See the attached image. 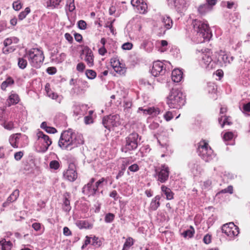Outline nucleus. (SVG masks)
I'll return each mask as SVG.
<instances>
[{
	"mask_svg": "<svg viewBox=\"0 0 250 250\" xmlns=\"http://www.w3.org/2000/svg\"><path fill=\"white\" fill-rule=\"evenodd\" d=\"M22 7V5L20 0L14 1L13 3V8L16 11L20 10Z\"/></svg>",
	"mask_w": 250,
	"mask_h": 250,
	"instance_id": "nucleus-47",
	"label": "nucleus"
},
{
	"mask_svg": "<svg viewBox=\"0 0 250 250\" xmlns=\"http://www.w3.org/2000/svg\"><path fill=\"white\" fill-rule=\"evenodd\" d=\"M94 182L95 179L92 178L86 185L84 186L82 189L84 194L90 196H94L96 194L97 188L93 186Z\"/></svg>",
	"mask_w": 250,
	"mask_h": 250,
	"instance_id": "nucleus-17",
	"label": "nucleus"
},
{
	"mask_svg": "<svg viewBox=\"0 0 250 250\" xmlns=\"http://www.w3.org/2000/svg\"><path fill=\"white\" fill-rule=\"evenodd\" d=\"M144 0H131V3L133 7L136 8L141 3V1H143Z\"/></svg>",
	"mask_w": 250,
	"mask_h": 250,
	"instance_id": "nucleus-62",
	"label": "nucleus"
},
{
	"mask_svg": "<svg viewBox=\"0 0 250 250\" xmlns=\"http://www.w3.org/2000/svg\"><path fill=\"white\" fill-rule=\"evenodd\" d=\"M37 140L39 143H41L43 145V150L46 151L48 147L51 145L52 141L49 138V136L44 134L42 131H39L36 134Z\"/></svg>",
	"mask_w": 250,
	"mask_h": 250,
	"instance_id": "nucleus-14",
	"label": "nucleus"
},
{
	"mask_svg": "<svg viewBox=\"0 0 250 250\" xmlns=\"http://www.w3.org/2000/svg\"><path fill=\"white\" fill-rule=\"evenodd\" d=\"M24 56L23 57L19 58L18 59V66L22 69H24L27 64V62L25 59Z\"/></svg>",
	"mask_w": 250,
	"mask_h": 250,
	"instance_id": "nucleus-36",
	"label": "nucleus"
},
{
	"mask_svg": "<svg viewBox=\"0 0 250 250\" xmlns=\"http://www.w3.org/2000/svg\"><path fill=\"white\" fill-rule=\"evenodd\" d=\"M138 111H142L145 114H149L153 116H156L160 113V109L155 107H151L147 109H143V107H139Z\"/></svg>",
	"mask_w": 250,
	"mask_h": 250,
	"instance_id": "nucleus-23",
	"label": "nucleus"
},
{
	"mask_svg": "<svg viewBox=\"0 0 250 250\" xmlns=\"http://www.w3.org/2000/svg\"><path fill=\"white\" fill-rule=\"evenodd\" d=\"M85 75L88 79L92 80L96 77V72L93 70L88 69L86 70Z\"/></svg>",
	"mask_w": 250,
	"mask_h": 250,
	"instance_id": "nucleus-42",
	"label": "nucleus"
},
{
	"mask_svg": "<svg viewBox=\"0 0 250 250\" xmlns=\"http://www.w3.org/2000/svg\"><path fill=\"white\" fill-rule=\"evenodd\" d=\"M161 189L162 193L165 195L167 200H170L173 199L174 193L169 188L163 185L161 187Z\"/></svg>",
	"mask_w": 250,
	"mask_h": 250,
	"instance_id": "nucleus-25",
	"label": "nucleus"
},
{
	"mask_svg": "<svg viewBox=\"0 0 250 250\" xmlns=\"http://www.w3.org/2000/svg\"><path fill=\"white\" fill-rule=\"evenodd\" d=\"M85 65L83 63L80 62L77 64L76 69L79 72H83L85 69Z\"/></svg>",
	"mask_w": 250,
	"mask_h": 250,
	"instance_id": "nucleus-60",
	"label": "nucleus"
},
{
	"mask_svg": "<svg viewBox=\"0 0 250 250\" xmlns=\"http://www.w3.org/2000/svg\"><path fill=\"white\" fill-rule=\"evenodd\" d=\"M14 80L11 77H8L5 81L3 82L1 84V88L2 90H5L6 87L14 83Z\"/></svg>",
	"mask_w": 250,
	"mask_h": 250,
	"instance_id": "nucleus-34",
	"label": "nucleus"
},
{
	"mask_svg": "<svg viewBox=\"0 0 250 250\" xmlns=\"http://www.w3.org/2000/svg\"><path fill=\"white\" fill-rule=\"evenodd\" d=\"M159 30H160L159 33L164 34L166 31L170 29L173 24V22L171 18L167 16H164L161 17V21H159Z\"/></svg>",
	"mask_w": 250,
	"mask_h": 250,
	"instance_id": "nucleus-12",
	"label": "nucleus"
},
{
	"mask_svg": "<svg viewBox=\"0 0 250 250\" xmlns=\"http://www.w3.org/2000/svg\"><path fill=\"white\" fill-rule=\"evenodd\" d=\"M190 167L192 172L194 175H197L200 173L202 171L201 166L197 163L190 164Z\"/></svg>",
	"mask_w": 250,
	"mask_h": 250,
	"instance_id": "nucleus-31",
	"label": "nucleus"
},
{
	"mask_svg": "<svg viewBox=\"0 0 250 250\" xmlns=\"http://www.w3.org/2000/svg\"><path fill=\"white\" fill-rule=\"evenodd\" d=\"M84 123L86 125H88L93 123V119L90 116H85L84 118Z\"/></svg>",
	"mask_w": 250,
	"mask_h": 250,
	"instance_id": "nucleus-63",
	"label": "nucleus"
},
{
	"mask_svg": "<svg viewBox=\"0 0 250 250\" xmlns=\"http://www.w3.org/2000/svg\"><path fill=\"white\" fill-rule=\"evenodd\" d=\"M233 137V134L231 132H226L223 136V138L225 141L231 140Z\"/></svg>",
	"mask_w": 250,
	"mask_h": 250,
	"instance_id": "nucleus-49",
	"label": "nucleus"
},
{
	"mask_svg": "<svg viewBox=\"0 0 250 250\" xmlns=\"http://www.w3.org/2000/svg\"><path fill=\"white\" fill-rule=\"evenodd\" d=\"M200 63L201 65L208 70H211L216 68V61L213 60L211 56L209 51L201 53Z\"/></svg>",
	"mask_w": 250,
	"mask_h": 250,
	"instance_id": "nucleus-8",
	"label": "nucleus"
},
{
	"mask_svg": "<svg viewBox=\"0 0 250 250\" xmlns=\"http://www.w3.org/2000/svg\"><path fill=\"white\" fill-rule=\"evenodd\" d=\"M45 89L48 97L52 99L56 100L59 103L61 102L62 100V97L58 95L57 93L54 92L51 89L49 83H47L46 84Z\"/></svg>",
	"mask_w": 250,
	"mask_h": 250,
	"instance_id": "nucleus-19",
	"label": "nucleus"
},
{
	"mask_svg": "<svg viewBox=\"0 0 250 250\" xmlns=\"http://www.w3.org/2000/svg\"><path fill=\"white\" fill-rule=\"evenodd\" d=\"M194 232L195 231L194 228H193V227L190 226L189 229H188L184 231L182 233V235L185 238H191L193 237Z\"/></svg>",
	"mask_w": 250,
	"mask_h": 250,
	"instance_id": "nucleus-33",
	"label": "nucleus"
},
{
	"mask_svg": "<svg viewBox=\"0 0 250 250\" xmlns=\"http://www.w3.org/2000/svg\"><path fill=\"white\" fill-rule=\"evenodd\" d=\"M49 166L52 169H58L60 167V164L58 161L53 160L50 162Z\"/></svg>",
	"mask_w": 250,
	"mask_h": 250,
	"instance_id": "nucleus-45",
	"label": "nucleus"
},
{
	"mask_svg": "<svg viewBox=\"0 0 250 250\" xmlns=\"http://www.w3.org/2000/svg\"><path fill=\"white\" fill-rule=\"evenodd\" d=\"M20 136V134H15L10 136L9 138V142L13 147L16 148L19 146V141Z\"/></svg>",
	"mask_w": 250,
	"mask_h": 250,
	"instance_id": "nucleus-27",
	"label": "nucleus"
},
{
	"mask_svg": "<svg viewBox=\"0 0 250 250\" xmlns=\"http://www.w3.org/2000/svg\"><path fill=\"white\" fill-rule=\"evenodd\" d=\"M164 117L167 121H169L173 118V115L171 112L167 111L164 115Z\"/></svg>",
	"mask_w": 250,
	"mask_h": 250,
	"instance_id": "nucleus-50",
	"label": "nucleus"
},
{
	"mask_svg": "<svg viewBox=\"0 0 250 250\" xmlns=\"http://www.w3.org/2000/svg\"><path fill=\"white\" fill-rule=\"evenodd\" d=\"M221 193H229L232 194L233 193V187L231 186H228L227 188L223 189L221 191Z\"/></svg>",
	"mask_w": 250,
	"mask_h": 250,
	"instance_id": "nucleus-54",
	"label": "nucleus"
},
{
	"mask_svg": "<svg viewBox=\"0 0 250 250\" xmlns=\"http://www.w3.org/2000/svg\"><path fill=\"white\" fill-rule=\"evenodd\" d=\"M185 102V95L181 90L173 88L167 98V103L170 108H180Z\"/></svg>",
	"mask_w": 250,
	"mask_h": 250,
	"instance_id": "nucleus-3",
	"label": "nucleus"
},
{
	"mask_svg": "<svg viewBox=\"0 0 250 250\" xmlns=\"http://www.w3.org/2000/svg\"><path fill=\"white\" fill-rule=\"evenodd\" d=\"M64 178L70 182H74L77 178V172L75 165L73 163L69 165L68 169L63 172Z\"/></svg>",
	"mask_w": 250,
	"mask_h": 250,
	"instance_id": "nucleus-13",
	"label": "nucleus"
},
{
	"mask_svg": "<svg viewBox=\"0 0 250 250\" xmlns=\"http://www.w3.org/2000/svg\"><path fill=\"white\" fill-rule=\"evenodd\" d=\"M115 215L113 213H108L106 214L105 217V222L106 223H111L114 219Z\"/></svg>",
	"mask_w": 250,
	"mask_h": 250,
	"instance_id": "nucleus-46",
	"label": "nucleus"
},
{
	"mask_svg": "<svg viewBox=\"0 0 250 250\" xmlns=\"http://www.w3.org/2000/svg\"><path fill=\"white\" fill-rule=\"evenodd\" d=\"M128 169L132 172H136L139 170V166L137 164H134L128 167Z\"/></svg>",
	"mask_w": 250,
	"mask_h": 250,
	"instance_id": "nucleus-56",
	"label": "nucleus"
},
{
	"mask_svg": "<svg viewBox=\"0 0 250 250\" xmlns=\"http://www.w3.org/2000/svg\"><path fill=\"white\" fill-rule=\"evenodd\" d=\"M102 244V242L99 239L98 237L94 236L92 238V241L91 245L95 248L100 247Z\"/></svg>",
	"mask_w": 250,
	"mask_h": 250,
	"instance_id": "nucleus-40",
	"label": "nucleus"
},
{
	"mask_svg": "<svg viewBox=\"0 0 250 250\" xmlns=\"http://www.w3.org/2000/svg\"><path fill=\"white\" fill-rule=\"evenodd\" d=\"M19 196V190L18 189H15L7 198L8 201L12 203L16 201Z\"/></svg>",
	"mask_w": 250,
	"mask_h": 250,
	"instance_id": "nucleus-35",
	"label": "nucleus"
},
{
	"mask_svg": "<svg viewBox=\"0 0 250 250\" xmlns=\"http://www.w3.org/2000/svg\"><path fill=\"white\" fill-rule=\"evenodd\" d=\"M141 3L139 5V6L136 8L138 12L140 14H145L146 12V9L147 8V4L144 0L143 1H141Z\"/></svg>",
	"mask_w": 250,
	"mask_h": 250,
	"instance_id": "nucleus-32",
	"label": "nucleus"
},
{
	"mask_svg": "<svg viewBox=\"0 0 250 250\" xmlns=\"http://www.w3.org/2000/svg\"><path fill=\"white\" fill-rule=\"evenodd\" d=\"M133 44L131 42H125L122 45V48L124 50H129L132 49Z\"/></svg>",
	"mask_w": 250,
	"mask_h": 250,
	"instance_id": "nucleus-51",
	"label": "nucleus"
},
{
	"mask_svg": "<svg viewBox=\"0 0 250 250\" xmlns=\"http://www.w3.org/2000/svg\"><path fill=\"white\" fill-rule=\"evenodd\" d=\"M169 6L175 8L178 12H182L186 8L185 0H167Z\"/></svg>",
	"mask_w": 250,
	"mask_h": 250,
	"instance_id": "nucleus-15",
	"label": "nucleus"
},
{
	"mask_svg": "<svg viewBox=\"0 0 250 250\" xmlns=\"http://www.w3.org/2000/svg\"><path fill=\"white\" fill-rule=\"evenodd\" d=\"M227 111V108L226 107H221L220 114L222 115L221 117L218 119L219 123L223 128L225 125L227 124L230 125L231 123L229 121V117L224 116L223 114Z\"/></svg>",
	"mask_w": 250,
	"mask_h": 250,
	"instance_id": "nucleus-21",
	"label": "nucleus"
},
{
	"mask_svg": "<svg viewBox=\"0 0 250 250\" xmlns=\"http://www.w3.org/2000/svg\"><path fill=\"white\" fill-rule=\"evenodd\" d=\"M62 0H49V2L48 4V6L52 7L53 8L57 7L59 5Z\"/></svg>",
	"mask_w": 250,
	"mask_h": 250,
	"instance_id": "nucleus-44",
	"label": "nucleus"
},
{
	"mask_svg": "<svg viewBox=\"0 0 250 250\" xmlns=\"http://www.w3.org/2000/svg\"><path fill=\"white\" fill-rule=\"evenodd\" d=\"M19 101L20 98L18 95L15 93H11L7 100L8 106H10L11 104H17L19 103Z\"/></svg>",
	"mask_w": 250,
	"mask_h": 250,
	"instance_id": "nucleus-28",
	"label": "nucleus"
},
{
	"mask_svg": "<svg viewBox=\"0 0 250 250\" xmlns=\"http://www.w3.org/2000/svg\"><path fill=\"white\" fill-rule=\"evenodd\" d=\"M105 181V179L104 178H102L99 180H98L97 182H96L95 185L94 186L96 188H97V191L98 190V188L99 187L102 186V184Z\"/></svg>",
	"mask_w": 250,
	"mask_h": 250,
	"instance_id": "nucleus-58",
	"label": "nucleus"
},
{
	"mask_svg": "<svg viewBox=\"0 0 250 250\" xmlns=\"http://www.w3.org/2000/svg\"><path fill=\"white\" fill-rule=\"evenodd\" d=\"M12 246L10 241H6L4 239L0 241V250H11Z\"/></svg>",
	"mask_w": 250,
	"mask_h": 250,
	"instance_id": "nucleus-29",
	"label": "nucleus"
},
{
	"mask_svg": "<svg viewBox=\"0 0 250 250\" xmlns=\"http://www.w3.org/2000/svg\"><path fill=\"white\" fill-rule=\"evenodd\" d=\"M84 140L81 134H76L72 129L64 131L61 134L59 146L62 149L71 150L83 145Z\"/></svg>",
	"mask_w": 250,
	"mask_h": 250,
	"instance_id": "nucleus-1",
	"label": "nucleus"
},
{
	"mask_svg": "<svg viewBox=\"0 0 250 250\" xmlns=\"http://www.w3.org/2000/svg\"><path fill=\"white\" fill-rule=\"evenodd\" d=\"M66 6L68 7V10L70 12L74 11L75 9L74 0H67Z\"/></svg>",
	"mask_w": 250,
	"mask_h": 250,
	"instance_id": "nucleus-43",
	"label": "nucleus"
},
{
	"mask_svg": "<svg viewBox=\"0 0 250 250\" xmlns=\"http://www.w3.org/2000/svg\"><path fill=\"white\" fill-rule=\"evenodd\" d=\"M46 71L49 74L53 75L56 73V69L54 67H50L47 69Z\"/></svg>",
	"mask_w": 250,
	"mask_h": 250,
	"instance_id": "nucleus-64",
	"label": "nucleus"
},
{
	"mask_svg": "<svg viewBox=\"0 0 250 250\" xmlns=\"http://www.w3.org/2000/svg\"><path fill=\"white\" fill-rule=\"evenodd\" d=\"M63 209L65 212H69L71 208L70 205V195L69 193L66 192L63 195Z\"/></svg>",
	"mask_w": 250,
	"mask_h": 250,
	"instance_id": "nucleus-24",
	"label": "nucleus"
},
{
	"mask_svg": "<svg viewBox=\"0 0 250 250\" xmlns=\"http://www.w3.org/2000/svg\"><path fill=\"white\" fill-rule=\"evenodd\" d=\"M132 106V103L129 101H125L124 102V107L125 110L129 111Z\"/></svg>",
	"mask_w": 250,
	"mask_h": 250,
	"instance_id": "nucleus-53",
	"label": "nucleus"
},
{
	"mask_svg": "<svg viewBox=\"0 0 250 250\" xmlns=\"http://www.w3.org/2000/svg\"><path fill=\"white\" fill-rule=\"evenodd\" d=\"M23 155V153L22 152H21V151L17 152L15 153L14 154V158L16 160L19 161L21 159V158H22Z\"/></svg>",
	"mask_w": 250,
	"mask_h": 250,
	"instance_id": "nucleus-61",
	"label": "nucleus"
},
{
	"mask_svg": "<svg viewBox=\"0 0 250 250\" xmlns=\"http://www.w3.org/2000/svg\"><path fill=\"white\" fill-rule=\"evenodd\" d=\"M3 126L5 128L11 130L14 128V123L12 122H5L3 123Z\"/></svg>",
	"mask_w": 250,
	"mask_h": 250,
	"instance_id": "nucleus-52",
	"label": "nucleus"
},
{
	"mask_svg": "<svg viewBox=\"0 0 250 250\" xmlns=\"http://www.w3.org/2000/svg\"><path fill=\"white\" fill-rule=\"evenodd\" d=\"M160 195L156 196L151 201L150 204V208L152 210H156L160 206Z\"/></svg>",
	"mask_w": 250,
	"mask_h": 250,
	"instance_id": "nucleus-26",
	"label": "nucleus"
},
{
	"mask_svg": "<svg viewBox=\"0 0 250 250\" xmlns=\"http://www.w3.org/2000/svg\"><path fill=\"white\" fill-rule=\"evenodd\" d=\"M112 67L115 72L120 74H124L125 72V65L120 62L119 59L114 58L110 60Z\"/></svg>",
	"mask_w": 250,
	"mask_h": 250,
	"instance_id": "nucleus-18",
	"label": "nucleus"
},
{
	"mask_svg": "<svg viewBox=\"0 0 250 250\" xmlns=\"http://www.w3.org/2000/svg\"><path fill=\"white\" fill-rule=\"evenodd\" d=\"M86 54L84 61L89 67H92L94 65V55L92 50L88 47L85 49Z\"/></svg>",
	"mask_w": 250,
	"mask_h": 250,
	"instance_id": "nucleus-20",
	"label": "nucleus"
},
{
	"mask_svg": "<svg viewBox=\"0 0 250 250\" xmlns=\"http://www.w3.org/2000/svg\"><path fill=\"white\" fill-rule=\"evenodd\" d=\"M140 138L139 139V135L136 132L130 134L125 138V144L122 147L123 152H127L136 149L138 145Z\"/></svg>",
	"mask_w": 250,
	"mask_h": 250,
	"instance_id": "nucleus-6",
	"label": "nucleus"
},
{
	"mask_svg": "<svg viewBox=\"0 0 250 250\" xmlns=\"http://www.w3.org/2000/svg\"><path fill=\"white\" fill-rule=\"evenodd\" d=\"M134 244V239L131 237H128L124 244L123 250H125Z\"/></svg>",
	"mask_w": 250,
	"mask_h": 250,
	"instance_id": "nucleus-37",
	"label": "nucleus"
},
{
	"mask_svg": "<svg viewBox=\"0 0 250 250\" xmlns=\"http://www.w3.org/2000/svg\"><path fill=\"white\" fill-rule=\"evenodd\" d=\"M171 79L175 83L180 82L183 79V72L179 69H174L171 73Z\"/></svg>",
	"mask_w": 250,
	"mask_h": 250,
	"instance_id": "nucleus-22",
	"label": "nucleus"
},
{
	"mask_svg": "<svg viewBox=\"0 0 250 250\" xmlns=\"http://www.w3.org/2000/svg\"><path fill=\"white\" fill-rule=\"evenodd\" d=\"M87 24L84 21L80 20L78 22V27L82 30H84L86 28Z\"/></svg>",
	"mask_w": 250,
	"mask_h": 250,
	"instance_id": "nucleus-48",
	"label": "nucleus"
},
{
	"mask_svg": "<svg viewBox=\"0 0 250 250\" xmlns=\"http://www.w3.org/2000/svg\"><path fill=\"white\" fill-rule=\"evenodd\" d=\"M151 43L150 42L147 40H145L141 43L140 48L145 50L146 51L150 52L152 49V47H149V48H147V46L149 45Z\"/></svg>",
	"mask_w": 250,
	"mask_h": 250,
	"instance_id": "nucleus-39",
	"label": "nucleus"
},
{
	"mask_svg": "<svg viewBox=\"0 0 250 250\" xmlns=\"http://www.w3.org/2000/svg\"><path fill=\"white\" fill-rule=\"evenodd\" d=\"M76 225L80 229H91L92 228L89 222L85 220L78 221L76 222Z\"/></svg>",
	"mask_w": 250,
	"mask_h": 250,
	"instance_id": "nucleus-30",
	"label": "nucleus"
},
{
	"mask_svg": "<svg viewBox=\"0 0 250 250\" xmlns=\"http://www.w3.org/2000/svg\"><path fill=\"white\" fill-rule=\"evenodd\" d=\"M210 7L208 4H204L201 5L198 8V11L201 14H204L206 12L210 11Z\"/></svg>",
	"mask_w": 250,
	"mask_h": 250,
	"instance_id": "nucleus-38",
	"label": "nucleus"
},
{
	"mask_svg": "<svg viewBox=\"0 0 250 250\" xmlns=\"http://www.w3.org/2000/svg\"><path fill=\"white\" fill-rule=\"evenodd\" d=\"M216 67L226 66L233 61V58L230 57L225 51L221 50L215 54Z\"/></svg>",
	"mask_w": 250,
	"mask_h": 250,
	"instance_id": "nucleus-9",
	"label": "nucleus"
},
{
	"mask_svg": "<svg viewBox=\"0 0 250 250\" xmlns=\"http://www.w3.org/2000/svg\"><path fill=\"white\" fill-rule=\"evenodd\" d=\"M15 40V38H7L3 42V44L5 47H7L8 45H10L13 42V40Z\"/></svg>",
	"mask_w": 250,
	"mask_h": 250,
	"instance_id": "nucleus-59",
	"label": "nucleus"
},
{
	"mask_svg": "<svg viewBox=\"0 0 250 250\" xmlns=\"http://www.w3.org/2000/svg\"><path fill=\"white\" fill-rule=\"evenodd\" d=\"M30 12V9L29 7H26L24 11L21 12L18 18L20 20H22Z\"/></svg>",
	"mask_w": 250,
	"mask_h": 250,
	"instance_id": "nucleus-41",
	"label": "nucleus"
},
{
	"mask_svg": "<svg viewBox=\"0 0 250 250\" xmlns=\"http://www.w3.org/2000/svg\"><path fill=\"white\" fill-rule=\"evenodd\" d=\"M222 231L229 238L230 240L234 239L239 233V228L233 222L224 225L222 227Z\"/></svg>",
	"mask_w": 250,
	"mask_h": 250,
	"instance_id": "nucleus-10",
	"label": "nucleus"
},
{
	"mask_svg": "<svg viewBox=\"0 0 250 250\" xmlns=\"http://www.w3.org/2000/svg\"><path fill=\"white\" fill-rule=\"evenodd\" d=\"M63 234L66 236H68L72 235V232L68 227H65L63 229Z\"/></svg>",
	"mask_w": 250,
	"mask_h": 250,
	"instance_id": "nucleus-57",
	"label": "nucleus"
},
{
	"mask_svg": "<svg viewBox=\"0 0 250 250\" xmlns=\"http://www.w3.org/2000/svg\"><path fill=\"white\" fill-rule=\"evenodd\" d=\"M91 238L88 236L85 237V240L83 245L82 246V249H84L88 244L91 243Z\"/></svg>",
	"mask_w": 250,
	"mask_h": 250,
	"instance_id": "nucleus-55",
	"label": "nucleus"
},
{
	"mask_svg": "<svg viewBox=\"0 0 250 250\" xmlns=\"http://www.w3.org/2000/svg\"><path fill=\"white\" fill-rule=\"evenodd\" d=\"M197 152L200 157L206 162L212 160L215 156L213 150L205 140H201L198 143Z\"/></svg>",
	"mask_w": 250,
	"mask_h": 250,
	"instance_id": "nucleus-5",
	"label": "nucleus"
},
{
	"mask_svg": "<svg viewBox=\"0 0 250 250\" xmlns=\"http://www.w3.org/2000/svg\"><path fill=\"white\" fill-rule=\"evenodd\" d=\"M102 123L105 128L110 130L113 127L118 126L121 124L120 116L117 114L110 115L104 117Z\"/></svg>",
	"mask_w": 250,
	"mask_h": 250,
	"instance_id": "nucleus-11",
	"label": "nucleus"
},
{
	"mask_svg": "<svg viewBox=\"0 0 250 250\" xmlns=\"http://www.w3.org/2000/svg\"><path fill=\"white\" fill-rule=\"evenodd\" d=\"M27 57L32 66L35 68L40 67L44 60V55L42 50L38 48H31L24 55Z\"/></svg>",
	"mask_w": 250,
	"mask_h": 250,
	"instance_id": "nucleus-4",
	"label": "nucleus"
},
{
	"mask_svg": "<svg viewBox=\"0 0 250 250\" xmlns=\"http://www.w3.org/2000/svg\"><path fill=\"white\" fill-rule=\"evenodd\" d=\"M170 171L168 167L163 164L155 169L154 177L161 183H165L168 179Z\"/></svg>",
	"mask_w": 250,
	"mask_h": 250,
	"instance_id": "nucleus-7",
	"label": "nucleus"
},
{
	"mask_svg": "<svg viewBox=\"0 0 250 250\" xmlns=\"http://www.w3.org/2000/svg\"><path fill=\"white\" fill-rule=\"evenodd\" d=\"M193 29L197 33V43H201L205 40L208 41L211 37L212 34L208 25L205 21L195 20L193 21Z\"/></svg>",
	"mask_w": 250,
	"mask_h": 250,
	"instance_id": "nucleus-2",
	"label": "nucleus"
},
{
	"mask_svg": "<svg viewBox=\"0 0 250 250\" xmlns=\"http://www.w3.org/2000/svg\"><path fill=\"white\" fill-rule=\"evenodd\" d=\"M166 72V68L163 62L156 61L154 62L151 69V74L154 77L159 75H163Z\"/></svg>",
	"mask_w": 250,
	"mask_h": 250,
	"instance_id": "nucleus-16",
	"label": "nucleus"
}]
</instances>
